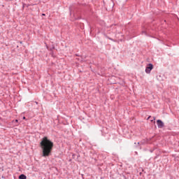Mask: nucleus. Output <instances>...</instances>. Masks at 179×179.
Instances as JSON below:
<instances>
[{
	"label": "nucleus",
	"mask_w": 179,
	"mask_h": 179,
	"mask_svg": "<svg viewBox=\"0 0 179 179\" xmlns=\"http://www.w3.org/2000/svg\"><path fill=\"white\" fill-rule=\"evenodd\" d=\"M54 143L45 136L41 141V148L43 150V157H47L52 155Z\"/></svg>",
	"instance_id": "obj_1"
},
{
	"label": "nucleus",
	"mask_w": 179,
	"mask_h": 179,
	"mask_svg": "<svg viewBox=\"0 0 179 179\" xmlns=\"http://www.w3.org/2000/svg\"><path fill=\"white\" fill-rule=\"evenodd\" d=\"M152 69H153L152 64H149L148 66L145 68V73H150Z\"/></svg>",
	"instance_id": "obj_2"
},
{
	"label": "nucleus",
	"mask_w": 179,
	"mask_h": 179,
	"mask_svg": "<svg viewBox=\"0 0 179 179\" xmlns=\"http://www.w3.org/2000/svg\"><path fill=\"white\" fill-rule=\"evenodd\" d=\"M157 123L158 128H162L164 127V125L163 122L159 120H158L157 121Z\"/></svg>",
	"instance_id": "obj_3"
},
{
	"label": "nucleus",
	"mask_w": 179,
	"mask_h": 179,
	"mask_svg": "<svg viewBox=\"0 0 179 179\" xmlns=\"http://www.w3.org/2000/svg\"><path fill=\"white\" fill-rule=\"evenodd\" d=\"M19 179H27V176H24V175H20V176H19Z\"/></svg>",
	"instance_id": "obj_4"
},
{
	"label": "nucleus",
	"mask_w": 179,
	"mask_h": 179,
	"mask_svg": "<svg viewBox=\"0 0 179 179\" xmlns=\"http://www.w3.org/2000/svg\"><path fill=\"white\" fill-rule=\"evenodd\" d=\"M22 120H26V117H22Z\"/></svg>",
	"instance_id": "obj_5"
},
{
	"label": "nucleus",
	"mask_w": 179,
	"mask_h": 179,
	"mask_svg": "<svg viewBox=\"0 0 179 179\" xmlns=\"http://www.w3.org/2000/svg\"><path fill=\"white\" fill-rule=\"evenodd\" d=\"M15 122H18V120H16Z\"/></svg>",
	"instance_id": "obj_6"
},
{
	"label": "nucleus",
	"mask_w": 179,
	"mask_h": 179,
	"mask_svg": "<svg viewBox=\"0 0 179 179\" xmlns=\"http://www.w3.org/2000/svg\"><path fill=\"white\" fill-rule=\"evenodd\" d=\"M149 118H150V116L148 117V120H149Z\"/></svg>",
	"instance_id": "obj_7"
},
{
	"label": "nucleus",
	"mask_w": 179,
	"mask_h": 179,
	"mask_svg": "<svg viewBox=\"0 0 179 179\" xmlns=\"http://www.w3.org/2000/svg\"><path fill=\"white\" fill-rule=\"evenodd\" d=\"M43 16H45V14H43Z\"/></svg>",
	"instance_id": "obj_8"
},
{
	"label": "nucleus",
	"mask_w": 179,
	"mask_h": 179,
	"mask_svg": "<svg viewBox=\"0 0 179 179\" xmlns=\"http://www.w3.org/2000/svg\"><path fill=\"white\" fill-rule=\"evenodd\" d=\"M153 120H151V122H152Z\"/></svg>",
	"instance_id": "obj_9"
}]
</instances>
